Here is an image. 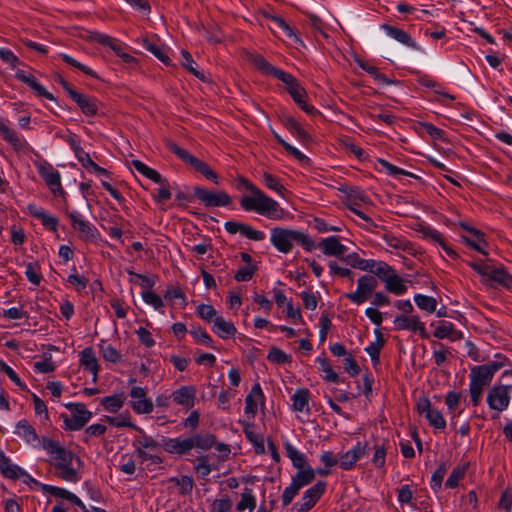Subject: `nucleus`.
Returning <instances> with one entry per match:
<instances>
[{"label": "nucleus", "instance_id": "obj_6", "mask_svg": "<svg viewBox=\"0 0 512 512\" xmlns=\"http://www.w3.org/2000/svg\"><path fill=\"white\" fill-rule=\"evenodd\" d=\"M377 280L370 275H363L357 281V289L354 292L346 293L345 297L357 305L366 302L377 287Z\"/></svg>", "mask_w": 512, "mask_h": 512}, {"label": "nucleus", "instance_id": "obj_43", "mask_svg": "<svg viewBox=\"0 0 512 512\" xmlns=\"http://www.w3.org/2000/svg\"><path fill=\"white\" fill-rule=\"evenodd\" d=\"M256 506V499L252 495L251 490L248 488L244 489V492L241 494V500L237 503L236 509L238 511H244L245 509H249L253 511Z\"/></svg>", "mask_w": 512, "mask_h": 512}, {"label": "nucleus", "instance_id": "obj_49", "mask_svg": "<svg viewBox=\"0 0 512 512\" xmlns=\"http://www.w3.org/2000/svg\"><path fill=\"white\" fill-rule=\"evenodd\" d=\"M75 156L77 157L78 161L82 164L84 168H86L88 165H92V159L90 158L89 154L85 152L79 144L76 143L75 140L71 139L69 141Z\"/></svg>", "mask_w": 512, "mask_h": 512}, {"label": "nucleus", "instance_id": "obj_50", "mask_svg": "<svg viewBox=\"0 0 512 512\" xmlns=\"http://www.w3.org/2000/svg\"><path fill=\"white\" fill-rule=\"evenodd\" d=\"M425 418L435 429L443 430L446 427V421L442 413L436 408H434Z\"/></svg>", "mask_w": 512, "mask_h": 512}, {"label": "nucleus", "instance_id": "obj_30", "mask_svg": "<svg viewBox=\"0 0 512 512\" xmlns=\"http://www.w3.org/2000/svg\"><path fill=\"white\" fill-rule=\"evenodd\" d=\"M376 341L372 342L369 346L365 348V351L371 357V360L376 366L380 362V351L385 344V339L383 334L379 330H375Z\"/></svg>", "mask_w": 512, "mask_h": 512}, {"label": "nucleus", "instance_id": "obj_60", "mask_svg": "<svg viewBox=\"0 0 512 512\" xmlns=\"http://www.w3.org/2000/svg\"><path fill=\"white\" fill-rule=\"evenodd\" d=\"M43 490L55 497L66 499L68 501H70L74 495L73 493H71L70 491H68L64 488H60V487H56V486H52V485H43Z\"/></svg>", "mask_w": 512, "mask_h": 512}, {"label": "nucleus", "instance_id": "obj_52", "mask_svg": "<svg viewBox=\"0 0 512 512\" xmlns=\"http://www.w3.org/2000/svg\"><path fill=\"white\" fill-rule=\"evenodd\" d=\"M107 420L110 423V425H112V426H115V427H118V428H120V427H130V428H133V429H136V430H139L140 432H142V430L140 428H138L136 425H134L131 422L130 417L127 416V415L120 414V415L115 416V417H107Z\"/></svg>", "mask_w": 512, "mask_h": 512}, {"label": "nucleus", "instance_id": "obj_23", "mask_svg": "<svg viewBox=\"0 0 512 512\" xmlns=\"http://www.w3.org/2000/svg\"><path fill=\"white\" fill-rule=\"evenodd\" d=\"M468 231L471 233V237L463 236L465 244L473 250L487 255V251L485 250L487 243L484 239V234L474 228H470Z\"/></svg>", "mask_w": 512, "mask_h": 512}, {"label": "nucleus", "instance_id": "obj_51", "mask_svg": "<svg viewBox=\"0 0 512 512\" xmlns=\"http://www.w3.org/2000/svg\"><path fill=\"white\" fill-rule=\"evenodd\" d=\"M197 314L201 319L209 323H213L214 319L219 317L214 307L208 304H200L197 307Z\"/></svg>", "mask_w": 512, "mask_h": 512}, {"label": "nucleus", "instance_id": "obj_18", "mask_svg": "<svg viewBox=\"0 0 512 512\" xmlns=\"http://www.w3.org/2000/svg\"><path fill=\"white\" fill-rule=\"evenodd\" d=\"M0 471L6 478L19 479L22 476L30 478V476L19 466L13 464L5 454L0 451Z\"/></svg>", "mask_w": 512, "mask_h": 512}, {"label": "nucleus", "instance_id": "obj_56", "mask_svg": "<svg viewBox=\"0 0 512 512\" xmlns=\"http://www.w3.org/2000/svg\"><path fill=\"white\" fill-rule=\"evenodd\" d=\"M425 237L431 239L434 242L439 243L442 248L447 252L448 255H454V251L448 247V245L445 243L444 239L442 238V235L435 229H426L424 230Z\"/></svg>", "mask_w": 512, "mask_h": 512}, {"label": "nucleus", "instance_id": "obj_21", "mask_svg": "<svg viewBox=\"0 0 512 512\" xmlns=\"http://www.w3.org/2000/svg\"><path fill=\"white\" fill-rule=\"evenodd\" d=\"M163 447L168 453L184 455L193 449V444L189 437L182 440L179 438H169L164 440Z\"/></svg>", "mask_w": 512, "mask_h": 512}, {"label": "nucleus", "instance_id": "obj_3", "mask_svg": "<svg viewBox=\"0 0 512 512\" xmlns=\"http://www.w3.org/2000/svg\"><path fill=\"white\" fill-rule=\"evenodd\" d=\"M270 241L279 252L285 254L292 251L294 243L300 244L307 251L316 247L315 242L303 232L280 227L271 229Z\"/></svg>", "mask_w": 512, "mask_h": 512}, {"label": "nucleus", "instance_id": "obj_13", "mask_svg": "<svg viewBox=\"0 0 512 512\" xmlns=\"http://www.w3.org/2000/svg\"><path fill=\"white\" fill-rule=\"evenodd\" d=\"M171 398L176 404L190 409L195 405L196 388L194 386H182L171 394Z\"/></svg>", "mask_w": 512, "mask_h": 512}, {"label": "nucleus", "instance_id": "obj_17", "mask_svg": "<svg viewBox=\"0 0 512 512\" xmlns=\"http://www.w3.org/2000/svg\"><path fill=\"white\" fill-rule=\"evenodd\" d=\"M322 252L327 256L342 257L347 248L340 243L337 236H330L319 243Z\"/></svg>", "mask_w": 512, "mask_h": 512}, {"label": "nucleus", "instance_id": "obj_2", "mask_svg": "<svg viewBox=\"0 0 512 512\" xmlns=\"http://www.w3.org/2000/svg\"><path fill=\"white\" fill-rule=\"evenodd\" d=\"M42 447L48 454L53 456V465L59 470L58 476L68 482H77L80 477L77 470L72 466L73 460L80 462L79 458L75 457L74 454L65 449L59 442L43 438Z\"/></svg>", "mask_w": 512, "mask_h": 512}, {"label": "nucleus", "instance_id": "obj_40", "mask_svg": "<svg viewBox=\"0 0 512 512\" xmlns=\"http://www.w3.org/2000/svg\"><path fill=\"white\" fill-rule=\"evenodd\" d=\"M286 90L297 104H301L306 97L305 89L299 84L296 78L291 84L286 85Z\"/></svg>", "mask_w": 512, "mask_h": 512}, {"label": "nucleus", "instance_id": "obj_29", "mask_svg": "<svg viewBox=\"0 0 512 512\" xmlns=\"http://www.w3.org/2000/svg\"><path fill=\"white\" fill-rule=\"evenodd\" d=\"M382 29L392 38L399 41L400 43H403L409 47L416 48V43L413 41V39L410 37V35L397 27L390 26L388 24H383Z\"/></svg>", "mask_w": 512, "mask_h": 512}, {"label": "nucleus", "instance_id": "obj_16", "mask_svg": "<svg viewBox=\"0 0 512 512\" xmlns=\"http://www.w3.org/2000/svg\"><path fill=\"white\" fill-rule=\"evenodd\" d=\"M14 433L33 446L41 442L36 430L26 419L18 421Z\"/></svg>", "mask_w": 512, "mask_h": 512}, {"label": "nucleus", "instance_id": "obj_54", "mask_svg": "<svg viewBox=\"0 0 512 512\" xmlns=\"http://www.w3.org/2000/svg\"><path fill=\"white\" fill-rule=\"evenodd\" d=\"M182 57H183V63L182 65L189 71L191 72L195 77L199 78L200 80L204 81L205 80V76L203 73H201L200 71H198L194 64V60L192 59V56L191 54L188 52V51H185L183 50L182 51Z\"/></svg>", "mask_w": 512, "mask_h": 512}, {"label": "nucleus", "instance_id": "obj_41", "mask_svg": "<svg viewBox=\"0 0 512 512\" xmlns=\"http://www.w3.org/2000/svg\"><path fill=\"white\" fill-rule=\"evenodd\" d=\"M414 301L420 309L429 313H432L436 310L437 301L434 297L416 294L414 296Z\"/></svg>", "mask_w": 512, "mask_h": 512}, {"label": "nucleus", "instance_id": "obj_9", "mask_svg": "<svg viewBox=\"0 0 512 512\" xmlns=\"http://www.w3.org/2000/svg\"><path fill=\"white\" fill-rule=\"evenodd\" d=\"M325 489L326 483L319 481L313 487L306 490L302 497L301 503L295 505L296 512L309 511L324 494Z\"/></svg>", "mask_w": 512, "mask_h": 512}, {"label": "nucleus", "instance_id": "obj_58", "mask_svg": "<svg viewBox=\"0 0 512 512\" xmlns=\"http://www.w3.org/2000/svg\"><path fill=\"white\" fill-rule=\"evenodd\" d=\"M90 39L102 45L110 47L113 51H118V44L116 40L110 36L101 33H92Z\"/></svg>", "mask_w": 512, "mask_h": 512}, {"label": "nucleus", "instance_id": "obj_8", "mask_svg": "<svg viewBox=\"0 0 512 512\" xmlns=\"http://www.w3.org/2000/svg\"><path fill=\"white\" fill-rule=\"evenodd\" d=\"M194 196L206 207H221L231 204V197L224 191L213 192L202 187H194Z\"/></svg>", "mask_w": 512, "mask_h": 512}, {"label": "nucleus", "instance_id": "obj_32", "mask_svg": "<svg viewBox=\"0 0 512 512\" xmlns=\"http://www.w3.org/2000/svg\"><path fill=\"white\" fill-rule=\"evenodd\" d=\"M369 267L367 271L376 275L382 282L384 278L388 277L393 271H395L390 265L384 261H376L370 259Z\"/></svg>", "mask_w": 512, "mask_h": 512}, {"label": "nucleus", "instance_id": "obj_53", "mask_svg": "<svg viewBox=\"0 0 512 512\" xmlns=\"http://www.w3.org/2000/svg\"><path fill=\"white\" fill-rule=\"evenodd\" d=\"M169 481L179 486L182 495L190 493L194 486L193 479L189 476H182L181 478L173 477Z\"/></svg>", "mask_w": 512, "mask_h": 512}, {"label": "nucleus", "instance_id": "obj_39", "mask_svg": "<svg viewBox=\"0 0 512 512\" xmlns=\"http://www.w3.org/2000/svg\"><path fill=\"white\" fill-rule=\"evenodd\" d=\"M385 243L394 249L408 251L411 247L410 243L405 239L399 238L391 233H385L382 236Z\"/></svg>", "mask_w": 512, "mask_h": 512}, {"label": "nucleus", "instance_id": "obj_45", "mask_svg": "<svg viewBox=\"0 0 512 512\" xmlns=\"http://www.w3.org/2000/svg\"><path fill=\"white\" fill-rule=\"evenodd\" d=\"M347 264L351 265L353 268L367 271L369 267L370 260L362 259L359 257L357 253L348 254L346 257L342 258Z\"/></svg>", "mask_w": 512, "mask_h": 512}, {"label": "nucleus", "instance_id": "obj_1", "mask_svg": "<svg viewBox=\"0 0 512 512\" xmlns=\"http://www.w3.org/2000/svg\"><path fill=\"white\" fill-rule=\"evenodd\" d=\"M237 188H245L251 195H244L240 199V206L245 211H254L268 219L281 220L285 211L277 201L268 197L262 190L247 178L240 176L237 179Z\"/></svg>", "mask_w": 512, "mask_h": 512}, {"label": "nucleus", "instance_id": "obj_35", "mask_svg": "<svg viewBox=\"0 0 512 512\" xmlns=\"http://www.w3.org/2000/svg\"><path fill=\"white\" fill-rule=\"evenodd\" d=\"M285 450L288 458L292 461L293 466L297 469H304L309 466L306 462V457L303 453L299 452L289 442L285 443Z\"/></svg>", "mask_w": 512, "mask_h": 512}, {"label": "nucleus", "instance_id": "obj_37", "mask_svg": "<svg viewBox=\"0 0 512 512\" xmlns=\"http://www.w3.org/2000/svg\"><path fill=\"white\" fill-rule=\"evenodd\" d=\"M143 45L145 49L151 52L155 57H157L162 63L165 65H170L171 59L167 55L165 48L157 46L151 43L148 39L143 40Z\"/></svg>", "mask_w": 512, "mask_h": 512}, {"label": "nucleus", "instance_id": "obj_42", "mask_svg": "<svg viewBox=\"0 0 512 512\" xmlns=\"http://www.w3.org/2000/svg\"><path fill=\"white\" fill-rule=\"evenodd\" d=\"M124 400H125V398H124L123 394L112 395V396L104 397L101 400V404L104 406V408L106 410H108L110 412H116L123 406Z\"/></svg>", "mask_w": 512, "mask_h": 512}, {"label": "nucleus", "instance_id": "obj_25", "mask_svg": "<svg viewBox=\"0 0 512 512\" xmlns=\"http://www.w3.org/2000/svg\"><path fill=\"white\" fill-rule=\"evenodd\" d=\"M433 335L438 339L448 338L451 341H456L462 338V333L457 331L451 322L447 321L440 322Z\"/></svg>", "mask_w": 512, "mask_h": 512}, {"label": "nucleus", "instance_id": "obj_36", "mask_svg": "<svg viewBox=\"0 0 512 512\" xmlns=\"http://www.w3.org/2000/svg\"><path fill=\"white\" fill-rule=\"evenodd\" d=\"M131 165L142 175L149 178L155 183H162V176L155 170L148 167L140 160H132Z\"/></svg>", "mask_w": 512, "mask_h": 512}, {"label": "nucleus", "instance_id": "obj_33", "mask_svg": "<svg viewBox=\"0 0 512 512\" xmlns=\"http://www.w3.org/2000/svg\"><path fill=\"white\" fill-rule=\"evenodd\" d=\"M315 478V470L310 466L304 469H298V472L292 477V483L299 489L310 484Z\"/></svg>", "mask_w": 512, "mask_h": 512}, {"label": "nucleus", "instance_id": "obj_14", "mask_svg": "<svg viewBox=\"0 0 512 512\" xmlns=\"http://www.w3.org/2000/svg\"><path fill=\"white\" fill-rule=\"evenodd\" d=\"M71 99L77 103L81 111L86 116H95L98 113L99 102L96 98L75 92L72 94Z\"/></svg>", "mask_w": 512, "mask_h": 512}, {"label": "nucleus", "instance_id": "obj_61", "mask_svg": "<svg viewBox=\"0 0 512 512\" xmlns=\"http://www.w3.org/2000/svg\"><path fill=\"white\" fill-rule=\"evenodd\" d=\"M267 359L273 363L282 364L288 362L290 357L281 349L272 347L267 355Z\"/></svg>", "mask_w": 512, "mask_h": 512}, {"label": "nucleus", "instance_id": "obj_19", "mask_svg": "<svg viewBox=\"0 0 512 512\" xmlns=\"http://www.w3.org/2000/svg\"><path fill=\"white\" fill-rule=\"evenodd\" d=\"M264 395L258 383H256L245 398V414L248 418H254L258 409V401L263 400Z\"/></svg>", "mask_w": 512, "mask_h": 512}, {"label": "nucleus", "instance_id": "obj_38", "mask_svg": "<svg viewBox=\"0 0 512 512\" xmlns=\"http://www.w3.org/2000/svg\"><path fill=\"white\" fill-rule=\"evenodd\" d=\"M368 202V196L358 188H350L346 197L347 206H360Z\"/></svg>", "mask_w": 512, "mask_h": 512}, {"label": "nucleus", "instance_id": "obj_12", "mask_svg": "<svg viewBox=\"0 0 512 512\" xmlns=\"http://www.w3.org/2000/svg\"><path fill=\"white\" fill-rule=\"evenodd\" d=\"M394 324L397 330H410L418 332L422 337H426V329L418 316H409L401 314L395 317Z\"/></svg>", "mask_w": 512, "mask_h": 512}, {"label": "nucleus", "instance_id": "obj_15", "mask_svg": "<svg viewBox=\"0 0 512 512\" xmlns=\"http://www.w3.org/2000/svg\"><path fill=\"white\" fill-rule=\"evenodd\" d=\"M366 453V446L358 442L352 449L345 452L339 458V465L344 470L353 468L355 463Z\"/></svg>", "mask_w": 512, "mask_h": 512}, {"label": "nucleus", "instance_id": "obj_5", "mask_svg": "<svg viewBox=\"0 0 512 512\" xmlns=\"http://www.w3.org/2000/svg\"><path fill=\"white\" fill-rule=\"evenodd\" d=\"M65 407L71 412V417L62 415L66 429L77 431L82 429L92 417L82 403H68Z\"/></svg>", "mask_w": 512, "mask_h": 512}, {"label": "nucleus", "instance_id": "obj_46", "mask_svg": "<svg viewBox=\"0 0 512 512\" xmlns=\"http://www.w3.org/2000/svg\"><path fill=\"white\" fill-rule=\"evenodd\" d=\"M284 126L293 134L299 138L305 140L308 138L307 132L301 127V125L292 117H287L283 120Z\"/></svg>", "mask_w": 512, "mask_h": 512}, {"label": "nucleus", "instance_id": "obj_57", "mask_svg": "<svg viewBox=\"0 0 512 512\" xmlns=\"http://www.w3.org/2000/svg\"><path fill=\"white\" fill-rule=\"evenodd\" d=\"M25 275L27 279L34 285H39L42 279L41 274L39 273V265L37 263H28L26 264Z\"/></svg>", "mask_w": 512, "mask_h": 512}, {"label": "nucleus", "instance_id": "obj_34", "mask_svg": "<svg viewBox=\"0 0 512 512\" xmlns=\"http://www.w3.org/2000/svg\"><path fill=\"white\" fill-rule=\"evenodd\" d=\"M189 440L192 442L193 448L201 450H208L216 443L215 436L210 433L196 434L189 437Z\"/></svg>", "mask_w": 512, "mask_h": 512}, {"label": "nucleus", "instance_id": "obj_22", "mask_svg": "<svg viewBox=\"0 0 512 512\" xmlns=\"http://www.w3.org/2000/svg\"><path fill=\"white\" fill-rule=\"evenodd\" d=\"M68 217L70 218L73 229L79 233L80 238L90 239L94 237L92 227L81 217L79 213L71 212L68 214Z\"/></svg>", "mask_w": 512, "mask_h": 512}, {"label": "nucleus", "instance_id": "obj_11", "mask_svg": "<svg viewBox=\"0 0 512 512\" xmlns=\"http://www.w3.org/2000/svg\"><path fill=\"white\" fill-rule=\"evenodd\" d=\"M129 395L134 399L131 402V407L136 413L147 414L152 412L153 403L149 398H146V391L142 387H133Z\"/></svg>", "mask_w": 512, "mask_h": 512}, {"label": "nucleus", "instance_id": "obj_28", "mask_svg": "<svg viewBox=\"0 0 512 512\" xmlns=\"http://www.w3.org/2000/svg\"><path fill=\"white\" fill-rule=\"evenodd\" d=\"M0 134L16 151L23 149L25 143L24 140L12 128L8 127L3 122H0Z\"/></svg>", "mask_w": 512, "mask_h": 512}, {"label": "nucleus", "instance_id": "obj_10", "mask_svg": "<svg viewBox=\"0 0 512 512\" xmlns=\"http://www.w3.org/2000/svg\"><path fill=\"white\" fill-rule=\"evenodd\" d=\"M39 175L43 178L49 189L56 194L62 192L60 173L48 162H40L37 165Z\"/></svg>", "mask_w": 512, "mask_h": 512}, {"label": "nucleus", "instance_id": "obj_48", "mask_svg": "<svg viewBox=\"0 0 512 512\" xmlns=\"http://www.w3.org/2000/svg\"><path fill=\"white\" fill-rule=\"evenodd\" d=\"M263 182L269 189L277 192L279 195H283L286 191L285 187L279 182V180L268 172L263 173Z\"/></svg>", "mask_w": 512, "mask_h": 512}, {"label": "nucleus", "instance_id": "obj_26", "mask_svg": "<svg viewBox=\"0 0 512 512\" xmlns=\"http://www.w3.org/2000/svg\"><path fill=\"white\" fill-rule=\"evenodd\" d=\"M80 363L86 370L93 374V381L95 382L97 380L99 365L92 348H85L80 353Z\"/></svg>", "mask_w": 512, "mask_h": 512}, {"label": "nucleus", "instance_id": "obj_44", "mask_svg": "<svg viewBox=\"0 0 512 512\" xmlns=\"http://www.w3.org/2000/svg\"><path fill=\"white\" fill-rule=\"evenodd\" d=\"M486 277L505 286H508L511 282V276H509L503 269L492 266H490Z\"/></svg>", "mask_w": 512, "mask_h": 512}, {"label": "nucleus", "instance_id": "obj_59", "mask_svg": "<svg viewBox=\"0 0 512 512\" xmlns=\"http://www.w3.org/2000/svg\"><path fill=\"white\" fill-rule=\"evenodd\" d=\"M134 445L136 448L140 449H156L159 447L158 442H156L152 437L143 434L135 439Z\"/></svg>", "mask_w": 512, "mask_h": 512}, {"label": "nucleus", "instance_id": "obj_7", "mask_svg": "<svg viewBox=\"0 0 512 512\" xmlns=\"http://www.w3.org/2000/svg\"><path fill=\"white\" fill-rule=\"evenodd\" d=\"M512 383L492 387L487 394V403L495 411L506 410L510 403V389Z\"/></svg>", "mask_w": 512, "mask_h": 512}, {"label": "nucleus", "instance_id": "obj_55", "mask_svg": "<svg viewBox=\"0 0 512 512\" xmlns=\"http://www.w3.org/2000/svg\"><path fill=\"white\" fill-rule=\"evenodd\" d=\"M189 332L193 336V338L196 341H198L199 343H201V344H203V345H205L207 347H211L212 346V343H213L212 338L201 327H192Z\"/></svg>", "mask_w": 512, "mask_h": 512}, {"label": "nucleus", "instance_id": "obj_20", "mask_svg": "<svg viewBox=\"0 0 512 512\" xmlns=\"http://www.w3.org/2000/svg\"><path fill=\"white\" fill-rule=\"evenodd\" d=\"M492 378L493 376L490 374V371L483 365L473 367L470 373L469 386L484 389L490 384Z\"/></svg>", "mask_w": 512, "mask_h": 512}, {"label": "nucleus", "instance_id": "obj_27", "mask_svg": "<svg viewBox=\"0 0 512 512\" xmlns=\"http://www.w3.org/2000/svg\"><path fill=\"white\" fill-rule=\"evenodd\" d=\"M383 282L386 290L390 293L402 295L407 292V286L395 271H393L388 277L384 278Z\"/></svg>", "mask_w": 512, "mask_h": 512}, {"label": "nucleus", "instance_id": "obj_4", "mask_svg": "<svg viewBox=\"0 0 512 512\" xmlns=\"http://www.w3.org/2000/svg\"><path fill=\"white\" fill-rule=\"evenodd\" d=\"M166 146L169 149V151L177 155L182 161L190 164L197 172L201 173L204 177L213 181L215 184L218 183V175L210 168V166L206 162L191 155L186 149L179 147L173 141H167Z\"/></svg>", "mask_w": 512, "mask_h": 512}, {"label": "nucleus", "instance_id": "obj_62", "mask_svg": "<svg viewBox=\"0 0 512 512\" xmlns=\"http://www.w3.org/2000/svg\"><path fill=\"white\" fill-rule=\"evenodd\" d=\"M447 472V468L444 465H440L431 477V488L434 491H438L441 488L443 478Z\"/></svg>", "mask_w": 512, "mask_h": 512}, {"label": "nucleus", "instance_id": "obj_63", "mask_svg": "<svg viewBox=\"0 0 512 512\" xmlns=\"http://www.w3.org/2000/svg\"><path fill=\"white\" fill-rule=\"evenodd\" d=\"M232 507V501L229 497H223L213 501L211 512H227Z\"/></svg>", "mask_w": 512, "mask_h": 512}, {"label": "nucleus", "instance_id": "obj_47", "mask_svg": "<svg viewBox=\"0 0 512 512\" xmlns=\"http://www.w3.org/2000/svg\"><path fill=\"white\" fill-rule=\"evenodd\" d=\"M320 364L321 370L325 373L324 379L332 382V383H338L339 382V376L336 372L333 371L331 365L327 361L326 358H317L316 360Z\"/></svg>", "mask_w": 512, "mask_h": 512}, {"label": "nucleus", "instance_id": "obj_64", "mask_svg": "<svg viewBox=\"0 0 512 512\" xmlns=\"http://www.w3.org/2000/svg\"><path fill=\"white\" fill-rule=\"evenodd\" d=\"M498 508L505 511L510 512L512 508V491L511 490H505L501 498L498 502Z\"/></svg>", "mask_w": 512, "mask_h": 512}, {"label": "nucleus", "instance_id": "obj_31", "mask_svg": "<svg viewBox=\"0 0 512 512\" xmlns=\"http://www.w3.org/2000/svg\"><path fill=\"white\" fill-rule=\"evenodd\" d=\"M309 391L307 389H298L292 395L293 409L297 412L309 411Z\"/></svg>", "mask_w": 512, "mask_h": 512}, {"label": "nucleus", "instance_id": "obj_24", "mask_svg": "<svg viewBox=\"0 0 512 512\" xmlns=\"http://www.w3.org/2000/svg\"><path fill=\"white\" fill-rule=\"evenodd\" d=\"M213 331L222 339H227L229 337H233L237 329L234 324L230 321L225 320L223 317L219 316L214 319L213 322Z\"/></svg>", "mask_w": 512, "mask_h": 512}]
</instances>
